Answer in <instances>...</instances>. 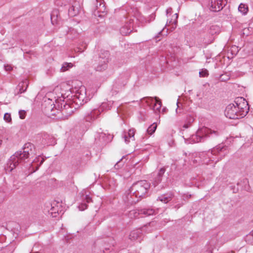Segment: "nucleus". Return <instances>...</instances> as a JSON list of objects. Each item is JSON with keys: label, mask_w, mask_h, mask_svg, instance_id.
Wrapping results in <instances>:
<instances>
[{"label": "nucleus", "mask_w": 253, "mask_h": 253, "mask_svg": "<svg viewBox=\"0 0 253 253\" xmlns=\"http://www.w3.org/2000/svg\"><path fill=\"white\" fill-rule=\"evenodd\" d=\"M3 119L7 122L9 123L11 121V115L9 113H5L3 117Z\"/></svg>", "instance_id": "58836bf2"}, {"label": "nucleus", "mask_w": 253, "mask_h": 253, "mask_svg": "<svg viewBox=\"0 0 253 253\" xmlns=\"http://www.w3.org/2000/svg\"><path fill=\"white\" fill-rule=\"evenodd\" d=\"M29 82L27 79L21 81L18 85L17 88L19 89L18 93H22L26 91L28 86Z\"/></svg>", "instance_id": "412c9836"}, {"label": "nucleus", "mask_w": 253, "mask_h": 253, "mask_svg": "<svg viewBox=\"0 0 253 253\" xmlns=\"http://www.w3.org/2000/svg\"><path fill=\"white\" fill-rule=\"evenodd\" d=\"M79 210L80 211H84L87 209V205L86 203H82L81 205H80L78 207Z\"/></svg>", "instance_id": "ea45409f"}, {"label": "nucleus", "mask_w": 253, "mask_h": 253, "mask_svg": "<svg viewBox=\"0 0 253 253\" xmlns=\"http://www.w3.org/2000/svg\"><path fill=\"white\" fill-rule=\"evenodd\" d=\"M128 192L125 194V196L123 197V200L128 205H133L137 202L139 199L135 197V195H133V193Z\"/></svg>", "instance_id": "dca6fc26"}, {"label": "nucleus", "mask_w": 253, "mask_h": 253, "mask_svg": "<svg viewBox=\"0 0 253 253\" xmlns=\"http://www.w3.org/2000/svg\"><path fill=\"white\" fill-rule=\"evenodd\" d=\"M43 142L44 143H45V144H49V145H50V144L49 142H44V141H43Z\"/></svg>", "instance_id": "13d9d810"}, {"label": "nucleus", "mask_w": 253, "mask_h": 253, "mask_svg": "<svg viewBox=\"0 0 253 253\" xmlns=\"http://www.w3.org/2000/svg\"><path fill=\"white\" fill-rule=\"evenodd\" d=\"M44 159L39 156L36 157L33 162L30 164V166L29 168V174H32L36 172V171L39 169V167L43 163Z\"/></svg>", "instance_id": "ddd939ff"}, {"label": "nucleus", "mask_w": 253, "mask_h": 253, "mask_svg": "<svg viewBox=\"0 0 253 253\" xmlns=\"http://www.w3.org/2000/svg\"><path fill=\"white\" fill-rule=\"evenodd\" d=\"M26 112L24 110H20L19 111V117L21 119H25L26 117Z\"/></svg>", "instance_id": "a19ab883"}, {"label": "nucleus", "mask_w": 253, "mask_h": 253, "mask_svg": "<svg viewBox=\"0 0 253 253\" xmlns=\"http://www.w3.org/2000/svg\"><path fill=\"white\" fill-rule=\"evenodd\" d=\"M165 171V169L163 168H161L160 169V174H162V173H164Z\"/></svg>", "instance_id": "603ef678"}, {"label": "nucleus", "mask_w": 253, "mask_h": 253, "mask_svg": "<svg viewBox=\"0 0 253 253\" xmlns=\"http://www.w3.org/2000/svg\"><path fill=\"white\" fill-rule=\"evenodd\" d=\"M2 144V140H0V146Z\"/></svg>", "instance_id": "680f3d73"}, {"label": "nucleus", "mask_w": 253, "mask_h": 253, "mask_svg": "<svg viewBox=\"0 0 253 253\" xmlns=\"http://www.w3.org/2000/svg\"><path fill=\"white\" fill-rule=\"evenodd\" d=\"M219 133L217 131L212 130L207 127V138L208 137L214 138L218 135Z\"/></svg>", "instance_id": "a878e982"}, {"label": "nucleus", "mask_w": 253, "mask_h": 253, "mask_svg": "<svg viewBox=\"0 0 253 253\" xmlns=\"http://www.w3.org/2000/svg\"><path fill=\"white\" fill-rule=\"evenodd\" d=\"M197 96L199 98V99H202L204 96V92L202 91L198 92Z\"/></svg>", "instance_id": "37998d69"}, {"label": "nucleus", "mask_w": 253, "mask_h": 253, "mask_svg": "<svg viewBox=\"0 0 253 253\" xmlns=\"http://www.w3.org/2000/svg\"><path fill=\"white\" fill-rule=\"evenodd\" d=\"M124 158V156L123 157V158L116 164V165L114 166L115 169H118L122 165V164L121 163V161H122V160Z\"/></svg>", "instance_id": "79ce46f5"}, {"label": "nucleus", "mask_w": 253, "mask_h": 253, "mask_svg": "<svg viewBox=\"0 0 253 253\" xmlns=\"http://www.w3.org/2000/svg\"><path fill=\"white\" fill-rule=\"evenodd\" d=\"M200 155V154L197 153L189 154L190 158L191 159L190 164L195 165L196 164H200L201 161Z\"/></svg>", "instance_id": "4be33fe9"}, {"label": "nucleus", "mask_w": 253, "mask_h": 253, "mask_svg": "<svg viewBox=\"0 0 253 253\" xmlns=\"http://www.w3.org/2000/svg\"><path fill=\"white\" fill-rule=\"evenodd\" d=\"M85 200L86 203H89L91 202L92 200L91 198L89 197V195H86L85 196Z\"/></svg>", "instance_id": "de8ad7c7"}, {"label": "nucleus", "mask_w": 253, "mask_h": 253, "mask_svg": "<svg viewBox=\"0 0 253 253\" xmlns=\"http://www.w3.org/2000/svg\"><path fill=\"white\" fill-rule=\"evenodd\" d=\"M229 51L232 55H236L237 54V53L238 52V47L235 45L232 46L231 47Z\"/></svg>", "instance_id": "4c0bfd02"}, {"label": "nucleus", "mask_w": 253, "mask_h": 253, "mask_svg": "<svg viewBox=\"0 0 253 253\" xmlns=\"http://www.w3.org/2000/svg\"><path fill=\"white\" fill-rule=\"evenodd\" d=\"M146 102L149 106H151L153 103H155V97H147L145 98Z\"/></svg>", "instance_id": "e433bc0d"}, {"label": "nucleus", "mask_w": 253, "mask_h": 253, "mask_svg": "<svg viewBox=\"0 0 253 253\" xmlns=\"http://www.w3.org/2000/svg\"><path fill=\"white\" fill-rule=\"evenodd\" d=\"M248 30V29H246V28H245V29H244V30H243V34H247V35H248V34H247V33H246V31L247 30Z\"/></svg>", "instance_id": "5fc2aeb1"}, {"label": "nucleus", "mask_w": 253, "mask_h": 253, "mask_svg": "<svg viewBox=\"0 0 253 253\" xmlns=\"http://www.w3.org/2000/svg\"><path fill=\"white\" fill-rule=\"evenodd\" d=\"M176 104H177V109H176V113L177 114L180 113H181V112H180V111H178V108H179V105H178V102H177Z\"/></svg>", "instance_id": "3c124183"}, {"label": "nucleus", "mask_w": 253, "mask_h": 253, "mask_svg": "<svg viewBox=\"0 0 253 253\" xmlns=\"http://www.w3.org/2000/svg\"><path fill=\"white\" fill-rule=\"evenodd\" d=\"M133 24V20L130 19L126 22L121 28L120 33L123 36H127L132 32L131 29Z\"/></svg>", "instance_id": "2eb2a0df"}, {"label": "nucleus", "mask_w": 253, "mask_h": 253, "mask_svg": "<svg viewBox=\"0 0 253 253\" xmlns=\"http://www.w3.org/2000/svg\"><path fill=\"white\" fill-rule=\"evenodd\" d=\"M212 55H211V56L209 58V59H210V60L208 62L207 61V63H210L211 62V61H212V64H213V65L214 66H215L216 65V64L214 63V61H213V58H211V57Z\"/></svg>", "instance_id": "49530a36"}, {"label": "nucleus", "mask_w": 253, "mask_h": 253, "mask_svg": "<svg viewBox=\"0 0 253 253\" xmlns=\"http://www.w3.org/2000/svg\"><path fill=\"white\" fill-rule=\"evenodd\" d=\"M78 51L79 52H82L84 51V50H83L81 48L79 47L78 48Z\"/></svg>", "instance_id": "864d4df0"}, {"label": "nucleus", "mask_w": 253, "mask_h": 253, "mask_svg": "<svg viewBox=\"0 0 253 253\" xmlns=\"http://www.w3.org/2000/svg\"><path fill=\"white\" fill-rule=\"evenodd\" d=\"M195 120V118L194 116L192 115H189L187 116L186 119V123L183 126V127L187 128H188L191 125V123L194 122Z\"/></svg>", "instance_id": "c756f323"}, {"label": "nucleus", "mask_w": 253, "mask_h": 253, "mask_svg": "<svg viewBox=\"0 0 253 253\" xmlns=\"http://www.w3.org/2000/svg\"><path fill=\"white\" fill-rule=\"evenodd\" d=\"M4 69L6 71H10L12 70V67L10 65H6L4 66Z\"/></svg>", "instance_id": "a18cd8bd"}, {"label": "nucleus", "mask_w": 253, "mask_h": 253, "mask_svg": "<svg viewBox=\"0 0 253 253\" xmlns=\"http://www.w3.org/2000/svg\"><path fill=\"white\" fill-rule=\"evenodd\" d=\"M111 137L110 135H107L104 132H100L98 134V135L95 138V140L96 142L98 140L100 143L103 145L110 141Z\"/></svg>", "instance_id": "f3484780"}, {"label": "nucleus", "mask_w": 253, "mask_h": 253, "mask_svg": "<svg viewBox=\"0 0 253 253\" xmlns=\"http://www.w3.org/2000/svg\"><path fill=\"white\" fill-rule=\"evenodd\" d=\"M79 7L76 5H73L69 9V15L71 17H74L77 15L79 12Z\"/></svg>", "instance_id": "5701e85b"}, {"label": "nucleus", "mask_w": 253, "mask_h": 253, "mask_svg": "<svg viewBox=\"0 0 253 253\" xmlns=\"http://www.w3.org/2000/svg\"><path fill=\"white\" fill-rule=\"evenodd\" d=\"M157 126L156 124L154 123L151 125L147 129V133L149 135H152L154 133L157 128Z\"/></svg>", "instance_id": "f704fd0d"}, {"label": "nucleus", "mask_w": 253, "mask_h": 253, "mask_svg": "<svg viewBox=\"0 0 253 253\" xmlns=\"http://www.w3.org/2000/svg\"><path fill=\"white\" fill-rule=\"evenodd\" d=\"M50 205H51V210L52 211H54L55 212V208L54 207V205H55V202H54L52 203H51Z\"/></svg>", "instance_id": "09e8293b"}, {"label": "nucleus", "mask_w": 253, "mask_h": 253, "mask_svg": "<svg viewBox=\"0 0 253 253\" xmlns=\"http://www.w3.org/2000/svg\"><path fill=\"white\" fill-rule=\"evenodd\" d=\"M72 105H73V104L71 103V101L67 102L64 100L59 99L55 101L54 107L58 111H60L61 113L64 115V118H67V117L71 115L76 110V108Z\"/></svg>", "instance_id": "7ed1b4c3"}, {"label": "nucleus", "mask_w": 253, "mask_h": 253, "mask_svg": "<svg viewBox=\"0 0 253 253\" xmlns=\"http://www.w3.org/2000/svg\"><path fill=\"white\" fill-rule=\"evenodd\" d=\"M34 145L33 144L26 143L21 150L23 153L29 157L31 155L34 154Z\"/></svg>", "instance_id": "a211bd4d"}, {"label": "nucleus", "mask_w": 253, "mask_h": 253, "mask_svg": "<svg viewBox=\"0 0 253 253\" xmlns=\"http://www.w3.org/2000/svg\"><path fill=\"white\" fill-rule=\"evenodd\" d=\"M100 175H98V177L100 178L99 182H104L105 184H109L110 185L111 182L109 179V177L107 175H102L101 177H100Z\"/></svg>", "instance_id": "bb28decb"}, {"label": "nucleus", "mask_w": 253, "mask_h": 253, "mask_svg": "<svg viewBox=\"0 0 253 253\" xmlns=\"http://www.w3.org/2000/svg\"><path fill=\"white\" fill-rule=\"evenodd\" d=\"M206 75H207V77L209 75L208 71L207 70Z\"/></svg>", "instance_id": "052dcab7"}, {"label": "nucleus", "mask_w": 253, "mask_h": 253, "mask_svg": "<svg viewBox=\"0 0 253 253\" xmlns=\"http://www.w3.org/2000/svg\"><path fill=\"white\" fill-rule=\"evenodd\" d=\"M75 97L77 104L80 105L86 103L90 99L89 96L87 95L86 89L84 86L80 87L77 90Z\"/></svg>", "instance_id": "9d476101"}, {"label": "nucleus", "mask_w": 253, "mask_h": 253, "mask_svg": "<svg viewBox=\"0 0 253 253\" xmlns=\"http://www.w3.org/2000/svg\"><path fill=\"white\" fill-rule=\"evenodd\" d=\"M113 104V102L111 101L103 102L98 108V109H100L101 113L105 110H110L112 108Z\"/></svg>", "instance_id": "b1692460"}, {"label": "nucleus", "mask_w": 253, "mask_h": 253, "mask_svg": "<svg viewBox=\"0 0 253 253\" xmlns=\"http://www.w3.org/2000/svg\"><path fill=\"white\" fill-rule=\"evenodd\" d=\"M227 153L226 148L222 146H218L215 148H213L211 150H209L207 152V157L210 159V161H214L216 159L213 157H211V156H216L218 155V157L217 160H216L215 162L218 161L219 158H221V157L224 156Z\"/></svg>", "instance_id": "6e6552de"}, {"label": "nucleus", "mask_w": 253, "mask_h": 253, "mask_svg": "<svg viewBox=\"0 0 253 253\" xmlns=\"http://www.w3.org/2000/svg\"><path fill=\"white\" fill-rule=\"evenodd\" d=\"M206 136V126H204L199 128L195 134H193L190 138H185L186 143H194L204 142Z\"/></svg>", "instance_id": "423d86ee"}, {"label": "nucleus", "mask_w": 253, "mask_h": 253, "mask_svg": "<svg viewBox=\"0 0 253 253\" xmlns=\"http://www.w3.org/2000/svg\"><path fill=\"white\" fill-rule=\"evenodd\" d=\"M167 14H168L169 13H171L172 12V8H169L167 9Z\"/></svg>", "instance_id": "8fccbe9b"}, {"label": "nucleus", "mask_w": 253, "mask_h": 253, "mask_svg": "<svg viewBox=\"0 0 253 253\" xmlns=\"http://www.w3.org/2000/svg\"><path fill=\"white\" fill-rule=\"evenodd\" d=\"M94 4L95 6L94 14H98L99 17L103 16L101 13H104L106 12V7L104 0H95Z\"/></svg>", "instance_id": "f8f14e48"}, {"label": "nucleus", "mask_w": 253, "mask_h": 253, "mask_svg": "<svg viewBox=\"0 0 253 253\" xmlns=\"http://www.w3.org/2000/svg\"><path fill=\"white\" fill-rule=\"evenodd\" d=\"M230 79V73H224V74H222L220 75L218 79L221 82H226L229 80Z\"/></svg>", "instance_id": "473e14b6"}, {"label": "nucleus", "mask_w": 253, "mask_h": 253, "mask_svg": "<svg viewBox=\"0 0 253 253\" xmlns=\"http://www.w3.org/2000/svg\"><path fill=\"white\" fill-rule=\"evenodd\" d=\"M173 197V194L172 193H167L158 197L157 198V200L160 201L165 204H167L171 200Z\"/></svg>", "instance_id": "aec40b11"}, {"label": "nucleus", "mask_w": 253, "mask_h": 253, "mask_svg": "<svg viewBox=\"0 0 253 253\" xmlns=\"http://www.w3.org/2000/svg\"><path fill=\"white\" fill-rule=\"evenodd\" d=\"M247 105L243 97L236 98L234 103L229 104L226 107L225 115L230 119L242 118L248 113L247 109L244 108Z\"/></svg>", "instance_id": "f257e3e1"}, {"label": "nucleus", "mask_w": 253, "mask_h": 253, "mask_svg": "<svg viewBox=\"0 0 253 253\" xmlns=\"http://www.w3.org/2000/svg\"><path fill=\"white\" fill-rule=\"evenodd\" d=\"M110 60V54L108 51H102L99 55L98 63L95 67L97 71H103L108 67V63Z\"/></svg>", "instance_id": "0eeeda50"}, {"label": "nucleus", "mask_w": 253, "mask_h": 253, "mask_svg": "<svg viewBox=\"0 0 253 253\" xmlns=\"http://www.w3.org/2000/svg\"><path fill=\"white\" fill-rule=\"evenodd\" d=\"M206 59H207V60H208L209 59V57L207 56Z\"/></svg>", "instance_id": "e2e57ef3"}, {"label": "nucleus", "mask_w": 253, "mask_h": 253, "mask_svg": "<svg viewBox=\"0 0 253 253\" xmlns=\"http://www.w3.org/2000/svg\"><path fill=\"white\" fill-rule=\"evenodd\" d=\"M227 0H210L208 4L210 10L218 12L223 9L227 4Z\"/></svg>", "instance_id": "9b49d317"}, {"label": "nucleus", "mask_w": 253, "mask_h": 253, "mask_svg": "<svg viewBox=\"0 0 253 253\" xmlns=\"http://www.w3.org/2000/svg\"><path fill=\"white\" fill-rule=\"evenodd\" d=\"M150 186V184L147 181L141 180L133 185L131 191H133L135 197L139 199L146 197Z\"/></svg>", "instance_id": "20e7f679"}, {"label": "nucleus", "mask_w": 253, "mask_h": 253, "mask_svg": "<svg viewBox=\"0 0 253 253\" xmlns=\"http://www.w3.org/2000/svg\"><path fill=\"white\" fill-rule=\"evenodd\" d=\"M29 157L23 153L21 150L16 152L11 156L4 166V170L6 173L9 172H17V169L19 165L25 163Z\"/></svg>", "instance_id": "f03ea898"}, {"label": "nucleus", "mask_w": 253, "mask_h": 253, "mask_svg": "<svg viewBox=\"0 0 253 253\" xmlns=\"http://www.w3.org/2000/svg\"><path fill=\"white\" fill-rule=\"evenodd\" d=\"M162 175H156V176L154 178V181L152 184L154 187L156 186L162 180Z\"/></svg>", "instance_id": "c9c22d12"}, {"label": "nucleus", "mask_w": 253, "mask_h": 253, "mask_svg": "<svg viewBox=\"0 0 253 253\" xmlns=\"http://www.w3.org/2000/svg\"><path fill=\"white\" fill-rule=\"evenodd\" d=\"M58 11L57 10H53L50 15V19L51 23L53 25L57 22V15Z\"/></svg>", "instance_id": "c85d7f7f"}, {"label": "nucleus", "mask_w": 253, "mask_h": 253, "mask_svg": "<svg viewBox=\"0 0 253 253\" xmlns=\"http://www.w3.org/2000/svg\"><path fill=\"white\" fill-rule=\"evenodd\" d=\"M135 130L134 128L129 129L127 132H124L123 135V137L125 139V142L126 143H128L130 141V139L134 140V134Z\"/></svg>", "instance_id": "6ab92c4d"}, {"label": "nucleus", "mask_w": 253, "mask_h": 253, "mask_svg": "<svg viewBox=\"0 0 253 253\" xmlns=\"http://www.w3.org/2000/svg\"><path fill=\"white\" fill-rule=\"evenodd\" d=\"M249 235L253 237V230L250 233Z\"/></svg>", "instance_id": "6e6d98bb"}, {"label": "nucleus", "mask_w": 253, "mask_h": 253, "mask_svg": "<svg viewBox=\"0 0 253 253\" xmlns=\"http://www.w3.org/2000/svg\"><path fill=\"white\" fill-rule=\"evenodd\" d=\"M238 10L243 14L245 15L248 11V7L244 4L241 3L238 7Z\"/></svg>", "instance_id": "7c9ffc66"}, {"label": "nucleus", "mask_w": 253, "mask_h": 253, "mask_svg": "<svg viewBox=\"0 0 253 253\" xmlns=\"http://www.w3.org/2000/svg\"><path fill=\"white\" fill-rule=\"evenodd\" d=\"M101 114L100 109H94L89 112H87L84 119L86 122H91L95 120Z\"/></svg>", "instance_id": "4468645a"}, {"label": "nucleus", "mask_w": 253, "mask_h": 253, "mask_svg": "<svg viewBox=\"0 0 253 253\" xmlns=\"http://www.w3.org/2000/svg\"><path fill=\"white\" fill-rule=\"evenodd\" d=\"M162 106V103L160 100L157 97H155V103L153 106V109L155 113L159 112Z\"/></svg>", "instance_id": "393cba45"}, {"label": "nucleus", "mask_w": 253, "mask_h": 253, "mask_svg": "<svg viewBox=\"0 0 253 253\" xmlns=\"http://www.w3.org/2000/svg\"><path fill=\"white\" fill-rule=\"evenodd\" d=\"M2 201V198L1 196H0V203Z\"/></svg>", "instance_id": "bf43d9fd"}, {"label": "nucleus", "mask_w": 253, "mask_h": 253, "mask_svg": "<svg viewBox=\"0 0 253 253\" xmlns=\"http://www.w3.org/2000/svg\"><path fill=\"white\" fill-rule=\"evenodd\" d=\"M73 66V64L72 63L64 62L62 65L60 71L62 72H66L72 68Z\"/></svg>", "instance_id": "cd10ccee"}, {"label": "nucleus", "mask_w": 253, "mask_h": 253, "mask_svg": "<svg viewBox=\"0 0 253 253\" xmlns=\"http://www.w3.org/2000/svg\"><path fill=\"white\" fill-rule=\"evenodd\" d=\"M175 19L174 20V21L173 22H172V20H170V21H169V24H168V22H167V25H166L169 26L170 24H172V27L170 28L171 31L176 28L177 23V20L178 18L177 13H175Z\"/></svg>", "instance_id": "2f4dec72"}, {"label": "nucleus", "mask_w": 253, "mask_h": 253, "mask_svg": "<svg viewBox=\"0 0 253 253\" xmlns=\"http://www.w3.org/2000/svg\"><path fill=\"white\" fill-rule=\"evenodd\" d=\"M199 76L200 77H205L206 76V70L202 69L199 72Z\"/></svg>", "instance_id": "c03bdc74"}, {"label": "nucleus", "mask_w": 253, "mask_h": 253, "mask_svg": "<svg viewBox=\"0 0 253 253\" xmlns=\"http://www.w3.org/2000/svg\"><path fill=\"white\" fill-rule=\"evenodd\" d=\"M219 27L216 25H212L211 26L210 29L209 30V33L213 36L214 34H216L219 31Z\"/></svg>", "instance_id": "72a5a7b5"}, {"label": "nucleus", "mask_w": 253, "mask_h": 253, "mask_svg": "<svg viewBox=\"0 0 253 253\" xmlns=\"http://www.w3.org/2000/svg\"><path fill=\"white\" fill-rule=\"evenodd\" d=\"M44 138H46L47 137H49V135H47V134H46V135H44Z\"/></svg>", "instance_id": "4d7b16f0"}, {"label": "nucleus", "mask_w": 253, "mask_h": 253, "mask_svg": "<svg viewBox=\"0 0 253 253\" xmlns=\"http://www.w3.org/2000/svg\"><path fill=\"white\" fill-rule=\"evenodd\" d=\"M155 224L156 222L155 221H152L149 223L148 224L145 225L141 229L132 231L129 234V239L132 241L138 240L140 242L142 240V232L145 231L147 232H151L153 230V229H152L151 227L155 226Z\"/></svg>", "instance_id": "39448f33"}, {"label": "nucleus", "mask_w": 253, "mask_h": 253, "mask_svg": "<svg viewBox=\"0 0 253 253\" xmlns=\"http://www.w3.org/2000/svg\"><path fill=\"white\" fill-rule=\"evenodd\" d=\"M155 213V211L152 209H143L141 210H133L129 211L128 216L130 218L148 216L153 215Z\"/></svg>", "instance_id": "1a4fd4ad"}]
</instances>
